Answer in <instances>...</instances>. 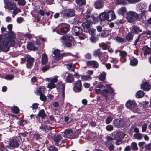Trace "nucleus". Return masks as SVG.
<instances>
[{"label":"nucleus","mask_w":151,"mask_h":151,"mask_svg":"<svg viewBox=\"0 0 151 151\" xmlns=\"http://www.w3.org/2000/svg\"><path fill=\"white\" fill-rule=\"evenodd\" d=\"M13 15L12 17H14V16L16 15L18 13L20 12L21 11V10L19 8H17L16 7L15 9L13 10Z\"/></svg>","instance_id":"de8ad7c7"},{"label":"nucleus","mask_w":151,"mask_h":151,"mask_svg":"<svg viewBox=\"0 0 151 151\" xmlns=\"http://www.w3.org/2000/svg\"><path fill=\"white\" fill-rule=\"evenodd\" d=\"M136 9L137 11L139 12V15H140L142 14V6L141 4H138L137 5Z\"/></svg>","instance_id":"09e8293b"},{"label":"nucleus","mask_w":151,"mask_h":151,"mask_svg":"<svg viewBox=\"0 0 151 151\" xmlns=\"http://www.w3.org/2000/svg\"><path fill=\"white\" fill-rule=\"evenodd\" d=\"M98 37L94 36V35L91 36V37L90 38L91 41L93 43L95 42L98 40Z\"/></svg>","instance_id":"864d4df0"},{"label":"nucleus","mask_w":151,"mask_h":151,"mask_svg":"<svg viewBox=\"0 0 151 151\" xmlns=\"http://www.w3.org/2000/svg\"><path fill=\"white\" fill-rule=\"evenodd\" d=\"M113 118L111 116H108L106 119V123L107 124H110L112 121Z\"/></svg>","instance_id":"bf43d9fd"},{"label":"nucleus","mask_w":151,"mask_h":151,"mask_svg":"<svg viewBox=\"0 0 151 151\" xmlns=\"http://www.w3.org/2000/svg\"><path fill=\"white\" fill-rule=\"evenodd\" d=\"M16 1H18V4L19 5H24L25 4L26 2L25 0H15Z\"/></svg>","instance_id":"e2e57ef3"},{"label":"nucleus","mask_w":151,"mask_h":151,"mask_svg":"<svg viewBox=\"0 0 151 151\" xmlns=\"http://www.w3.org/2000/svg\"><path fill=\"white\" fill-rule=\"evenodd\" d=\"M119 52V55L121 58H125L127 56V54L125 51L120 50Z\"/></svg>","instance_id":"79ce46f5"},{"label":"nucleus","mask_w":151,"mask_h":151,"mask_svg":"<svg viewBox=\"0 0 151 151\" xmlns=\"http://www.w3.org/2000/svg\"><path fill=\"white\" fill-rule=\"evenodd\" d=\"M47 149L49 151H58L57 148L53 145L48 147Z\"/></svg>","instance_id":"3c124183"},{"label":"nucleus","mask_w":151,"mask_h":151,"mask_svg":"<svg viewBox=\"0 0 151 151\" xmlns=\"http://www.w3.org/2000/svg\"><path fill=\"white\" fill-rule=\"evenodd\" d=\"M39 129L41 131L45 132H47L49 130V129L48 126L43 125L42 124H41L39 126Z\"/></svg>","instance_id":"cd10ccee"},{"label":"nucleus","mask_w":151,"mask_h":151,"mask_svg":"<svg viewBox=\"0 0 151 151\" xmlns=\"http://www.w3.org/2000/svg\"><path fill=\"white\" fill-rule=\"evenodd\" d=\"M82 90V85L81 81L78 80L76 81L73 87V91L76 93L80 92Z\"/></svg>","instance_id":"1a4fd4ad"},{"label":"nucleus","mask_w":151,"mask_h":151,"mask_svg":"<svg viewBox=\"0 0 151 151\" xmlns=\"http://www.w3.org/2000/svg\"><path fill=\"white\" fill-rule=\"evenodd\" d=\"M60 39L63 45L68 47H72L76 44L73 37L71 35H63Z\"/></svg>","instance_id":"f03ea898"},{"label":"nucleus","mask_w":151,"mask_h":151,"mask_svg":"<svg viewBox=\"0 0 151 151\" xmlns=\"http://www.w3.org/2000/svg\"><path fill=\"white\" fill-rule=\"evenodd\" d=\"M7 28L9 31L8 34L0 35V50L5 52L9 50V47L13 46L15 44L14 40L15 35L11 31L12 29V25H8Z\"/></svg>","instance_id":"f257e3e1"},{"label":"nucleus","mask_w":151,"mask_h":151,"mask_svg":"<svg viewBox=\"0 0 151 151\" xmlns=\"http://www.w3.org/2000/svg\"><path fill=\"white\" fill-rule=\"evenodd\" d=\"M138 63V60L136 58L132 59L130 61V65L132 66H135Z\"/></svg>","instance_id":"37998d69"},{"label":"nucleus","mask_w":151,"mask_h":151,"mask_svg":"<svg viewBox=\"0 0 151 151\" xmlns=\"http://www.w3.org/2000/svg\"><path fill=\"white\" fill-rule=\"evenodd\" d=\"M110 60L111 62L112 63L114 64L117 63L118 62V60L116 58H112L110 57Z\"/></svg>","instance_id":"052dcab7"},{"label":"nucleus","mask_w":151,"mask_h":151,"mask_svg":"<svg viewBox=\"0 0 151 151\" xmlns=\"http://www.w3.org/2000/svg\"><path fill=\"white\" fill-rule=\"evenodd\" d=\"M58 76H54L52 78H47L46 79V80H47L49 82H52L54 83L57 82L58 81Z\"/></svg>","instance_id":"72a5a7b5"},{"label":"nucleus","mask_w":151,"mask_h":151,"mask_svg":"<svg viewBox=\"0 0 151 151\" xmlns=\"http://www.w3.org/2000/svg\"><path fill=\"white\" fill-rule=\"evenodd\" d=\"M86 65L87 66L93 68H97L99 65L98 63L95 61H88L86 62Z\"/></svg>","instance_id":"4468645a"},{"label":"nucleus","mask_w":151,"mask_h":151,"mask_svg":"<svg viewBox=\"0 0 151 151\" xmlns=\"http://www.w3.org/2000/svg\"><path fill=\"white\" fill-rule=\"evenodd\" d=\"M136 106V104L134 101H129L126 104V106L131 109L135 108Z\"/></svg>","instance_id":"6ab92c4d"},{"label":"nucleus","mask_w":151,"mask_h":151,"mask_svg":"<svg viewBox=\"0 0 151 151\" xmlns=\"http://www.w3.org/2000/svg\"><path fill=\"white\" fill-rule=\"evenodd\" d=\"M141 31V30L139 29V28L137 26H133L132 27L131 29V33L133 34V33H137Z\"/></svg>","instance_id":"58836bf2"},{"label":"nucleus","mask_w":151,"mask_h":151,"mask_svg":"<svg viewBox=\"0 0 151 151\" xmlns=\"http://www.w3.org/2000/svg\"><path fill=\"white\" fill-rule=\"evenodd\" d=\"M40 136L38 133L34 134H33V138L36 140H38L40 139Z\"/></svg>","instance_id":"13d9d810"},{"label":"nucleus","mask_w":151,"mask_h":151,"mask_svg":"<svg viewBox=\"0 0 151 151\" xmlns=\"http://www.w3.org/2000/svg\"><path fill=\"white\" fill-rule=\"evenodd\" d=\"M11 109L13 112L16 114H18L19 111V109L16 106L12 107Z\"/></svg>","instance_id":"8fccbe9b"},{"label":"nucleus","mask_w":151,"mask_h":151,"mask_svg":"<svg viewBox=\"0 0 151 151\" xmlns=\"http://www.w3.org/2000/svg\"><path fill=\"white\" fill-rule=\"evenodd\" d=\"M24 59L27 62L26 65L27 68H30V67L33 66L35 60L33 57L28 54H26L24 56Z\"/></svg>","instance_id":"423d86ee"},{"label":"nucleus","mask_w":151,"mask_h":151,"mask_svg":"<svg viewBox=\"0 0 151 151\" xmlns=\"http://www.w3.org/2000/svg\"><path fill=\"white\" fill-rule=\"evenodd\" d=\"M56 85L52 82H50V83L47 86V87L50 89L53 88L55 87Z\"/></svg>","instance_id":"5fc2aeb1"},{"label":"nucleus","mask_w":151,"mask_h":151,"mask_svg":"<svg viewBox=\"0 0 151 151\" xmlns=\"http://www.w3.org/2000/svg\"><path fill=\"white\" fill-rule=\"evenodd\" d=\"M107 17V20L111 21L113 19H115L116 16L112 10H109L106 12Z\"/></svg>","instance_id":"f8f14e48"},{"label":"nucleus","mask_w":151,"mask_h":151,"mask_svg":"<svg viewBox=\"0 0 151 151\" xmlns=\"http://www.w3.org/2000/svg\"><path fill=\"white\" fill-rule=\"evenodd\" d=\"M134 137L138 140H140L142 138V134L139 133H136L134 134Z\"/></svg>","instance_id":"603ef678"},{"label":"nucleus","mask_w":151,"mask_h":151,"mask_svg":"<svg viewBox=\"0 0 151 151\" xmlns=\"http://www.w3.org/2000/svg\"><path fill=\"white\" fill-rule=\"evenodd\" d=\"M73 131L71 129H66L63 132H62V133H64V134L63 135L64 137H67V135H70L72 134Z\"/></svg>","instance_id":"7c9ffc66"},{"label":"nucleus","mask_w":151,"mask_h":151,"mask_svg":"<svg viewBox=\"0 0 151 151\" xmlns=\"http://www.w3.org/2000/svg\"><path fill=\"white\" fill-rule=\"evenodd\" d=\"M82 29L80 27L73 26L72 28V33L76 35H79V38L80 40H83L87 37L86 35L82 33Z\"/></svg>","instance_id":"7ed1b4c3"},{"label":"nucleus","mask_w":151,"mask_h":151,"mask_svg":"<svg viewBox=\"0 0 151 151\" xmlns=\"http://www.w3.org/2000/svg\"><path fill=\"white\" fill-rule=\"evenodd\" d=\"M19 144L17 138H13L9 142V145L7 146L11 149L18 147Z\"/></svg>","instance_id":"6e6552de"},{"label":"nucleus","mask_w":151,"mask_h":151,"mask_svg":"<svg viewBox=\"0 0 151 151\" xmlns=\"http://www.w3.org/2000/svg\"><path fill=\"white\" fill-rule=\"evenodd\" d=\"M38 115L40 117H42V119H44V118L46 116V114L45 113L44 110L42 109L39 111Z\"/></svg>","instance_id":"4c0bfd02"},{"label":"nucleus","mask_w":151,"mask_h":151,"mask_svg":"<svg viewBox=\"0 0 151 151\" xmlns=\"http://www.w3.org/2000/svg\"><path fill=\"white\" fill-rule=\"evenodd\" d=\"M112 135L115 139H119L124 137L123 134L121 132H114L112 134Z\"/></svg>","instance_id":"dca6fc26"},{"label":"nucleus","mask_w":151,"mask_h":151,"mask_svg":"<svg viewBox=\"0 0 151 151\" xmlns=\"http://www.w3.org/2000/svg\"><path fill=\"white\" fill-rule=\"evenodd\" d=\"M89 125L92 127H95L96 125V122L93 121L92 120L91 121L89 122Z\"/></svg>","instance_id":"680f3d73"},{"label":"nucleus","mask_w":151,"mask_h":151,"mask_svg":"<svg viewBox=\"0 0 151 151\" xmlns=\"http://www.w3.org/2000/svg\"><path fill=\"white\" fill-rule=\"evenodd\" d=\"M133 34L131 32H129L126 37L124 38L125 39V42H130L133 39Z\"/></svg>","instance_id":"393cba45"},{"label":"nucleus","mask_w":151,"mask_h":151,"mask_svg":"<svg viewBox=\"0 0 151 151\" xmlns=\"http://www.w3.org/2000/svg\"><path fill=\"white\" fill-rule=\"evenodd\" d=\"M94 7L96 9H99L103 8L104 6V2L101 0L96 1L94 3Z\"/></svg>","instance_id":"2eb2a0df"},{"label":"nucleus","mask_w":151,"mask_h":151,"mask_svg":"<svg viewBox=\"0 0 151 151\" xmlns=\"http://www.w3.org/2000/svg\"><path fill=\"white\" fill-rule=\"evenodd\" d=\"M106 129L107 131H111L113 129V127L112 125H109L106 127Z\"/></svg>","instance_id":"69168bd1"},{"label":"nucleus","mask_w":151,"mask_h":151,"mask_svg":"<svg viewBox=\"0 0 151 151\" xmlns=\"http://www.w3.org/2000/svg\"><path fill=\"white\" fill-rule=\"evenodd\" d=\"M101 54L102 52L99 49L94 50L93 52V55L95 57L98 56L99 57Z\"/></svg>","instance_id":"ea45409f"},{"label":"nucleus","mask_w":151,"mask_h":151,"mask_svg":"<svg viewBox=\"0 0 151 151\" xmlns=\"http://www.w3.org/2000/svg\"><path fill=\"white\" fill-rule=\"evenodd\" d=\"M53 55L52 56L54 57V59L56 60H58L61 59V54L60 50L58 49L55 50L53 52Z\"/></svg>","instance_id":"aec40b11"},{"label":"nucleus","mask_w":151,"mask_h":151,"mask_svg":"<svg viewBox=\"0 0 151 151\" xmlns=\"http://www.w3.org/2000/svg\"><path fill=\"white\" fill-rule=\"evenodd\" d=\"M83 17L86 20L88 19L87 20L89 21V19H90L91 16H90V15L89 13H86L84 14Z\"/></svg>","instance_id":"0e129e2a"},{"label":"nucleus","mask_w":151,"mask_h":151,"mask_svg":"<svg viewBox=\"0 0 151 151\" xmlns=\"http://www.w3.org/2000/svg\"><path fill=\"white\" fill-rule=\"evenodd\" d=\"M62 93L61 97H60V99L59 100L62 104H63L64 102L65 97V84H62Z\"/></svg>","instance_id":"a878e982"},{"label":"nucleus","mask_w":151,"mask_h":151,"mask_svg":"<svg viewBox=\"0 0 151 151\" xmlns=\"http://www.w3.org/2000/svg\"><path fill=\"white\" fill-rule=\"evenodd\" d=\"M27 47L29 50H35V47L34 44L32 43L28 44L27 45Z\"/></svg>","instance_id":"a18cd8bd"},{"label":"nucleus","mask_w":151,"mask_h":151,"mask_svg":"<svg viewBox=\"0 0 151 151\" xmlns=\"http://www.w3.org/2000/svg\"><path fill=\"white\" fill-rule=\"evenodd\" d=\"M47 57L45 54H43L42 56L41 63L42 65H44L47 63Z\"/></svg>","instance_id":"c85d7f7f"},{"label":"nucleus","mask_w":151,"mask_h":151,"mask_svg":"<svg viewBox=\"0 0 151 151\" xmlns=\"http://www.w3.org/2000/svg\"><path fill=\"white\" fill-rule=\"evenodd\" d=\"M46 89L43 86H40L36 91L35 93L37 95H40L44 94Z\"/></svg>","instance_id":"412c9836"},{"label":"nucleus","mask_w":151,"mask_h":151,"mask_svg":"<svg viewBox=\"0 0 151 151\" xmlns=\"http://www.w3.org/2000/svg\"><path fill=\"white\" fill-rule=\"evenodd\" d=\"M98 16L96 14L92 15L90 17L89 21L91 22V24H95L96 23L98 22Z\"/></svg>","instance_id":"f3484780"},{"label":"nucleus","mask_w":151,"mask_h":151,"mask_svg":"<svg viewBox=\"0 0 151 151\" xmlns=\"http://www.w3.org/2000/svg\"><path fill=\"white\" fill-rule=\"evenodd\" d=\"M81 81H86L91 80L92 78L89 75H82L81 76Z\"/></svg>","instance_id":"c756f323"},{"label":"nucleus","mask_w":151,"mask_h":151,"mask_svg":"<svg viewBox=\"0 0 151 151\" xmlns=\"http://www.w3.org/2000/svg\"><path fill=\"white\" fill-rule=\"evenodd\" d=\"M91 24V22L88 20H87L82 23V25L83 27L84 31L85 32H88L89 29L90 28Z\"/></svg>","instance_id":"ddd939ff"},{"label":"nucleus","mask_w":151,"mask_h":151,"mask_svg":"<svg viewBox=\"0 0 151 151\" xmlns=\"http://www.w3.org/2000/svg\"><path fill=\"white\" fill-rule=\"evenodd\" d=\"M74 80L73 75L69 74L67 76L66 79V81L67 82L69 83H72Z\"/></svg>","instance_id":"2f4dec72"},{"label":"nucleus","mask_w":151,"mask_h":151,"mask_svg":"<svg viewBox=\"0 0 151 151\" xmlns=\"http://www.w3.org/2000/svg\"><path fill=\"white\" fill-rule=\"evenodd\" d=\"M106 73L105 72H103L100 73L99 76V78L101 81H103L105 78Z\"/></svg>","instance_id":"a19ab883"},{"label":"nucleus","mask_w":151,"mask_h":151,"mask_svg":"<svg viewBox=\"0 0 151 151\" xmlns=\"http://www.w3.org/2000/svg\"><path fill=\"white\" fill-rule=\"evenodd\" d=\"M109 34V32L108 30H103L102 31L100 35L101 37H107Z\"/></svg>","instance_id":"473e14b6"},{"label":"nucleus","mask_w":151,"mask_h":151,"mask_svg":"<svg viewBox=\"0 0 151 151\" xmlns=\"http://www.w3.org/2000/svg\"><path fill=\"white\" fill-rule=\"evenodd\" d=\"M6 5V8L10 10H13L15 9L16 7V5L15 4L12 2H8Z\"/></svg>","instance_id":"5701e85b"},{"label":"nucleus","mask_w":151,"mask_h":151,"mask_svg":"<svg viewBox=\"0 0 151 151\" xmlns=\"http://www.w3.org/2000/svg\"><path fill=\"white\" fill-rule=\"evenodd\" d=\"M105 144L109 151H112L114 150V147L112 142L106 141Z\"/></svg>","instance_id":"4be33fe9"},{"label":"nucleus","mask_w":151,"mask_h":151,"mask_svg":"<svg viewBox=\"0 0 151 151\" xmlns=\"http://www.w3.org/2000/svg\"><path fill=\"white\" fill-rule=\"evenodd\" d=\"M136 97L138 98H140L142 97V91L141 90L138 91L136 94Z\"/></svg>","instance_id":"338daca9"},{"label":"nucleus","mask_w":151,"mask_h":151,"mask_svg":"<svg viewBox=\"0 0 151 151\" xmlns=\"http://www.w3.org/2000/svg\"><path fill=\"white\" fill-rule=\"evenodd\" d=\"M138 14L134 12H129L127 14L126 18L128 21L130 23H133L138 19Z\"/></svg>","instance_id":"39448f33"},{"label":"nucleus","mask_w":151,"mask_h":151,"mask_svg":"<svg viewBox=\"0 0 151 151\" xmlns=\"http://www.w3.org/2000/svg\"><path fill=\"white\" fill-rule=\"evenodd\" d=\"M61 14L63 18H69L75 15V10L73 9H66L61 12Z\"/></svg>","instance_id":"20e7f679"},{"label":"nucleus","mask_w":151,"mask_h":151,"mask_svg":"<svg viewBox=\"0 0 151 151\" xmlns=\"http://www.w3.org/2000/svg\"><path fill=\"white\" fill-rule=\"evenodd\" d=\"M76 3L77 5L79 6H82L86 4L85 0H76Z\"/></svg>","instance_id":"49530a36"},{"label":"nucleus","mask_w":151,"mask_h":151,"mask_svg":"<svg viewBox=\"0 0 151 151\" xmlns=\"http://www.w3.org/2000/svg\"><path fill=\"white\" fill-rule=\"evenodd\" d=\"M106 87L107 89H105L102 90L101 93V94L106 97V99L107 101L108 98V93H111L114 94V91L112 88L110 87L109 85H106Z\"/></svg>","instance_id":"0eeeda50"},{"label":"nucleus","mask_w":151,"mask_h":151,"mask_svg":"<svg viewBox=\"0 0 151 151\" xmlns=\"http://www.w3.org/2000/svg\"><path fill=\"white\" fill-rule=\"evenodd\" d=\"M58 26L60 28L61 32L63 33L67 32L70 29V25L66 23H61Z\"/></svg>","instance_id":"9d476101"},{"label":"nucleus","mask_w":151,"mask_h":151,"mask_svg":"<svg viewBox=\"0 0 151 151\" xmlns=\"http://www.w3.org/2000/svg\"><path fill=\"white\" fill-rule=\"evenodd\" d=\"M126 11L127 9L125 7H122L119 9L118 13L119 15H123Z\"/></svg>","instance_id":"c9c22d12"},{"label":"nucleus","mask_w":151,"mask_h":151,"mask_svg":"<svg viewBox=\"0 0 151 151\" xmlns=\"http://www.w3.org/2000/svg\"><path fill=\"white\" fill-rule=\"evenodd\" d=\"M98 18L100 21L107 20V14L106 12H102L98 15Z\"/></svg>","instance_id":"b1692460"},{"label":"nucleus","mask_w":151,"mask_h":151,"mask_svg":"<svg viewBox=\"0 0 151 151\" xmlns=\"http://www.w3.org/2000/svg\"><path fill=\"white\" fill-rule=\"evenodd\" d=\"M24 21L23 18L21 17H19L17 19L16 21L17 23L20 24Z\"/></svg>","instance_id":"774afa93"},{"label":"nucleus","mask_w":151,"mask_h":151,"mask_svg":"<svg viewBox=\"0 0 151 151\" xmlns=\"http://www.w3.org/2000/svg\"><path fill=\"white\" fill-rule=\"evenodd\" d=\"M142 88L144 91H148L151 88V86L148 83L145 82L142 84Z\"/></svg>","instance_id":"bb28decb"},{"label":"nucleus","mask_w":151,"mask_h":151,"mask_svg":"<svg viewBox=\"0 0 151 151\" xmlns=\"http://www.w3.org/2000/svg\"><path fill=\"white\" fill-rule=\"evenodd\" d=\"M131 149L133 151H136L138 150V147L137 143L132 142L131 144Z\"/></svg>","instance_id":"e433bc0d"},{"label":"nucleus","mask_w":151,"mask_h":151,"mask_svg":"<svg viewBox=\"0 0 151 151\" xmlns=\"http://www.w3.org/2000/svg\"><path fill=\"white\" fill-rule=\"evenodd\" d=\"M116 41L119 43H122L125 42L124 38H122L119 36H116L115 37Z\"/></svg>","instance_id":"f704fd0d"},{"label":"nucleus","mask_w":151,"mask_h":151,"mask_svg":"<svg viewBox=\"0 0 151 151\" xmlns=\"http://www.w3.org/2000/svg\"><path fill=\"white\" fill-rule=\"evenodd\" d=\"M67 68L71 71L74 72L75 70L74 69V67L72 63H69L66 65Z\"/></svg>","instance_id":"c03bdc74"},{"label":"nucleus","mask_w":151,"mask_h":151,"mask_svg":"<svg viewBox=\"0 0 151 151\" xmlns=\"http://www.w3.org/2000/svg\"><path fill=\"white\" fill-rule=\"evenodd\" d=\"M95 30L93 28H90L89 29L88 32H86V33H89L91 35H94Z\"/></svg>","instance_id":"4d7b16f0"},{"label":"nucleus","mask_w":151,"mask_h":151,"mask_svg":"<svg viewBox=\"0 0 151 151\" xmlns=\"http://www.w3.org/2000/svg\"><path fill=\"white\" fill-rule=\"evenodd\" d=\"M124 121L121 119H115L113 121V124L116 127H122L124 124Z\"/></svg>","instance_id":"9b49d317"},{"label":"nucleus","mask_w":151,"mask_h":151,"mask_svg":"<svg viewBox=\"0 0 151 151\" xmlns=\"http://www.w3.org/2000/svg\"><path fill=\"white\" fill-rule=\"evenodd\" d=\"M62 139V136L58 134H55L53 137V140L55 142H56L57 143H58L61 141H62V143H63L65 142L66 139H64L61 140Z\"/></svg>","instance_id":"a211bd4d"},{"label":"nucleus","mask_w":151,"mask_h":151,"mask_svg":"<svg viewBox=\"0 0 151 151\" xmlns=\"http://www.w3.org/2000/svg\"><path fill=\"white\" fill-rule=\"evenodd\" d=\"M14 76L12 74H8L6 75L5 78V79L7 80H11L14 78Z\"/></svg>","instance_id":"6e6d98bb"}]
</instances>
